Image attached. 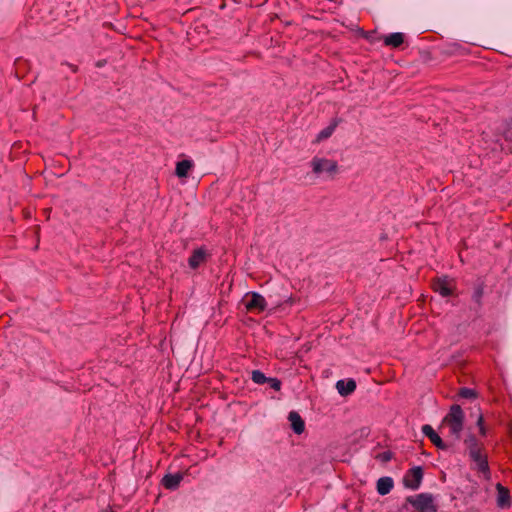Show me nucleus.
Here are the masks:
<instances>
[{"instance_id":"6","label":"nucleus","mask_w":512,"mask_h":512,"mask_svg":"<svg viewBox=\"0 0 512 512\" xmlns=\"http://www.w3.org/2000/svg\"><path fill=\"white\" fill-rule=\"evenodd\" d=\"M422 433L430 439V441L441 450H446L448 446L444 443L441 437L434 431L433 427L429 424L422 426Z\"/></svg>"},{"instance_id":"1","label":"nucleus","mask_w":512,"mask_h":512,"mask_svg":"<svg viewBox=\"0 0 512 512\" xmlns=\"http://www.w3.org/2000/svg\"><path fill=\"white\" fill-rule=\"evenodd\" d=\"M444 421L449 425L450 433L457 439L463 429L464 413L459 405H453Z\"/></svg>"},{"instance_id":"21","label":"nucleus","mask_w":512,"mask_h":512,"mask_svg":"<svg viewBox=\"0 0 512 512\" xmlns=\"http://www.w3.org/2000/svg\"><path fill=\"white\" fill-rule=\"evenodd\" d=\"M266 383H268L269 386L275 391H279L281 389V381L278 378L268 377Z\"/></svg>"},{"instance_id":"17","label":"nucleus","mask_w":512,"mask_h":512,"mask_svg":"<svg viewBox=\"0 0 512 512\" xmlns=\"http://www.w3.org/2000/svg\"><path fill=\"white\" fill-rule=\"evenodd\" d=\"M193 162L191 160L179 161L176 165L175 173L178 177L183 178L188 175L189 170L192 168Z\"/></svg>"},{"instance_id":"16","label":"nucleus","mask_w":512,"mask_h":512,"mask_svg":"<svg viewBox=\"0 0 512 512\" xmlns=\"http://www.w3.org/2000/svg\"><path fill=\"white\" fill-rule=\"evenodd\" d=\"M404 42V35L400 32L391 33L384 38V44L390 47H399Z\"/></svg>"},{"instance_id":"7","label":"nucleus","mask_w":512,"mask_h":512,"mask_svg":"<svg viewBox=\"0 0 512 512\" xmlns=\"http://www.w3.org/2000/svg\"><path fill=\"white\" fill-rule=\"evenodd\" d=\"M471 460L476 464L477 470L483 474L484 478L486 480H489L491 478V473L488 465L487 456L483 453H480Z\"/></svg>"},{"instance_id":"24","label":"nucleus","mask_w":512,"mask_h":512,"mask_svg":"<svg viewBox=\"0 0 512 512\" xmlns=\"http://www.w3.org/2000/svg\"><path fill=\"white\" fill-rule=\"evenodd\" d=\"M62 65H66L68 66L69 68H71L72 72L73 73H76L77 72V66L75 65H72V64H69V63H62Z\"/></svg>"},{"instance_id":"15","label":"nucleus","mask_w":512,"mask_h":512,"mask_svg":"<svg viewBox=\"0 0 512 512\" xmlns=\"http://www.w3.org/2000/svg\"><path fill=\"white\" fill-rule=\"evenodd\" d=\"M434 291L443 297H448L452 294V289L447 279H438L433 285Z\"/></svg>"},{"instance_id":"10","label":"nucleus","mask_w":512,"mask_h":512,"mask_svg":"<svg viewBox=\"0 0 512 512\" xmlns=\"http://www.w3.org/2000/svg\"><path fill=\"white\" fill-rule=\"evenodd\" d=\"M336 389L341 396H348L356 389V382L353 379L338 380Z\"/></svg>"},{"instance_id":"3","label":"nucleus","mask_w":512,"mask_h":512,"mask_svg":"<svg viewBox=\"0 0 512 512\" xmlns=\"http://www.w3.org/2000/svg\"><path fill=\"white\" fill-rule=\"evenodd\" d=\"M312 171L320 175L322 173L334 174L337 171L338 165L336 161L326 158L314 157L311 161Z\"/></svg>"},{"instance_id":"12","label":"nucleus","mask_w":512,"mask_h":512,"mask_svg":"<svg viewBox=\"0 0 512 512\" xmlns=\"http://www.w3.org/2000/svg\"><path fill=\"white\" fill-rule=\"evenodd\" d=\"M288 420L290 421L292 430L296 434H302L304 432L305 423H304L303 419L301 418V416L297 412H295V411L290 412L288 415Z\"/></svg>"},{"instance_id":"5","label":"nucleus","mask_w":512,"mask_h":512,"mask_svg":"<svg viewBox=\"0 0 512 512\" xmlns=\"http://www.w3.org/2000/svg\"><path fill=\"white\" fill-rule=\"evenodd\" d=\"M249 299L246 302V308L248 310H257L259 312H262L267 307V302L265 298L257 293V292H251L248 294Z\"/></svg>"},{"instance_id":"25","label":"nucleus","mask_w":512,"mask_h":512,"mask_svg":"<svg viewBox=\"0 0 512 512\" xmlns=\"http://www.w3.org/2000/svg\"><path fill=\"white\" fill-rule=\"evenodd\" d=\"M97 66H98V68L102 66L101 61L98 60Z\"/></svg>"},{"instance_id":"13","label":"nucleus","mask_w":512,"mask_h":512,"mask_svg":"<svg viewBox=\"0 0 512 512\" xmlns=\"http://www.w3.org/2000/svg\"><path fill=\"white\" fill-rule=\"evenodd\" d=\"M183 476L180 473L167 474L162 479V484L166 489L175 490L180 485Z\"/></svg>"},{"instance_id":"20","label":"nucleus","mask_w":512,"mask_h":512,"mask_svg":"<svg viewBox=\"0 0 512 512\" xmlns=\"http://www.w3.org/2000/svg\"><path fill=\"white\" fill-rule=\"evenodd\" d=\"M459 395L465 399H472L475 397V391L473 389L463 387L460 389Z\"/></svg>"},{"instance_id":"18","label":"nucleus","mask_w":512,"mask_h":512,"mask_svg":"<svg viewBox=\"0 0 512 512\" xmlns=\"http://www.w3.org/2000/svg\"><path fill=\"white\" fill-rule=\"evenodd\" d=\"M338 125V120H333L332 123H330L327 127L322 129L316 137L317 142H321L327 138H329L335 131L336 127Z\"/></svg>"},{"instance_id":"2","label":"nucleus","mask_w":512,"mask_h":512,"mask_svg":"<svg viewBox=\"0 0 512 512\" xmlns=\"http://www.w3.org/2000/svg\"><path fill=\"white\" fill-rule=\"evenodd\" d=\"M408 502L419 512H436L437 508L434 499L430 494H419L415 497H409Z\"/></svg>"},{"instance_id":"9","label":"nucleus","mask_w":512,"mask_h":512,"mask_svg":"<svg viewBox=\"0 0 512 512\" xmlns=\"http://www.w3.org/2000/svg\"><path fill=\"white\" fill-rule=\"evenodd\" d=\"M207 258V253L204 248H198L195 249L192 253V255L188 259V264L190 268L196 269L198 268L202 263L205 262Z\"/></svg>"},{"instance_id":"19","label":"nucleus","mask_w":512,"mask_h":512,"mask_svg":"<svg viewBox=\"0 0 512 512\" xmlns=\"http://www.w3.org/2000/svg\"><path fill=\"white\" fill-rule=\"evenodd\" d=\"M251 379L254 383L263 385L267 382L268 377H266L265 374L260 370H253L251 372Z\"/></svg>"},{"instance_id":"14","label":"nucleus","mask_w":512,"mask_h":512,"mask_svg":"<svg viewBox=\"0 0 512 512\" xmlns=\"http://www.w3.org/2000/svg\"><path fill=\"white\" fill-rule=\"evenodd\" d=\"M393 485L394 483L391 477H381L377 481V492L382 496L387 495L392 490Z\"/></svg>"},{"instance_id":"8","label":"nucleus","mask_w":512,"mask_h":512,"mask_svg":"<svg viewBox=\"0 0 512 512\" xmlns=\"http://www.w3.org/2000/svg\"><path fill=\"white\" fill-rule=\"evenodd\" d=\"M497 490V505L498 507L504 509L509 508L511 505L510 502V492L507 488H505L502 484L497 483L496 485Z\"/></svg>"},{"instance_id":"23","label":"nucleus","mask_w":512,"mask_h":512,"mask_svg":"<svg viewBox=\"0 0 512 512\" xmlns=\"http://www.w3.org/2000/svg\"><path fill=\"white\" fill-rule=\"evenodd\" d=\"M477 425L479 427V432L482 436H485L486 435V429L484 427V419H483V416L480 415L477 419Z\"/></svg>"},{"instance_id":"11","label":"nucleus","mask_w":512,"mask_h":512,"mask_svg":"<svg viewBox=\"0 0 512 512\" xmlns=\"http://www.w3.org/2000/svg\"><path fill=\"white\" fill-rule=\"evenodd\" d=\"M470 458H474L482 452V447L474 435H469L464 441Z\"/></svg>"},{"instance_id":"4","label":"nucleus","mask_w":512,"mask_h":512,"mask_svg":"<svg viewBox=\"0 0 512 512\" xmlns=\"http://www.w3.org/2000/svg\"><path fill=\"white\" fill-rule=\"evenodd\" d=\"M423 478V470L420 466L413 467L404 477L405 486L418 489Z\"/></svg>"},{"instance_id":"22","label":"nucleus","mask_w":512,"mask_h":512,"mask_svg":"<svg viewBox=\"0 0 512 512\" xmlns=\"http://www.w3.org/2000/svg\"><path fill=\"white\" fill-rule=\"evenodd\" d=\"M483 296V288L482 287H477L473 293V300L476 302V303H480V300Z\"/></svg>"}]
</instances>
